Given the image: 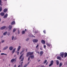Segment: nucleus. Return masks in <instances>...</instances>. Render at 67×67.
Masks as SVG:
<instances>
[{
	"label": "nucleus",
	"mask_w": 67,
	"mask_h": 67,
	"mask_svg": "<svg viewBox=\"0 0 67 67\" xmlns=\"http://www.w3.org/2000/svg\"><path fill=\"white\" fill-rule=\"evenodd\" d=\"M40 61H41V60H38V62H40Z\"/></svg>",
	"instance_id": "6e6d98bb"
},
{
	"label": "nucleus",
	"mask_w": 67,
	"mask_h": 67,
	"mask_svg": "<svg viewBox=\"0 0 67 67\" xmlns=\"http://www.w3.org/2000/svg\"><path fill=\"white\" fill-rule=\"evenodd\" d=\"M43 51H41L40 53V56H42V55H43Z\"/></svg>",
	"instance_id": "a211bd4d"
},
{
	"label": "nucleus",
	"mask_w": 67,
	"mask_h": 67,
	"mask_svg": "<svg viewBox=\"0 0 67 67\" xmlns=\"http://www.w3.org/2000/svg\"><path fill=\"white\" fill-rule=\"evenodd\" d=\"M33 52H28L27 53V55H26V57H27L28 56L30 55V56H31V55H32L33 54Z\"/></svg>",
	"instance_id": "f257e3e1"
},
{
	"label": "nucleus",
	"mask_w": 67,
	"mask_h": 67,
	"mask_svg": "<svg viewBox=\"0 0 67 67\" xmlns=\"http://www.w3.org/2000/svg\"><path fill=\"white\" fill-rule=\"evenodd\" d=\"M26 31H27V30H26V29H25V32H26Z\"/></svg>",
	"instance_id": "a18cd8bd"
},
{
	"label": "nucleus",
	"mask_w": 67,
	"mask_h": 67,
	"mask_svg": "<svg viewBox=\"0 0 67 67\" xmlns=\"http://www.w3.org/2000/svg\"><path fill=\"white\" fill-rule=\"evenodd\" d=\"M16 49V48H14L13 49V50L12 51V53L14 54V52H15V49Z\"/></svg>",
	"instance_id": "4468645a"
},
{
	"label": "nucleus",
	"mask_w": 67,
	"mask_h": 67,
	"mask_svg": "<svg viewBox=\"0 0 67 67\" xmlns=\"http://www.w3.org/2000/svg\"><path fill=\"white\" fill-rule=\"evenodd\" d=\"M6 55L7 56V54H5L4 53H2L1 54V55Z\"/></svg>",
	"instance_id": "5701e85b"
},
{
	"label": "nucleus",
	"mask_w": 67,
	"mask_h": 67,
	"mask_svg": "<svg viewBox=\"0 0 67 67\" xmlns=\"http://www.w3.org/2000/svg\"><path fill=\"white\" fill-rule=\"evenodd\" d=\"M50 62L51 64L49 65V67L51 66H52L53 64V63H54V61H53V60H52Z\"/></svg>",
	"instance_id": "39448f33"
},
{
	"label": "nucleus",
	"mask_w": 67,
	"mask_h": 67,
	"mask_svg": "<svg viewBox=\"0 0 67 67\" xmlns=\"http://www.w3.org/2000/svg\"><path fill=\"white\" fill-rule=\"evenodd\" d=\"M1 19L0 18V22H1Z\"/></svg>",
	"instance_id": "864d4df0"
},
{
	"label": "nucleus",
	"mask_w": 67,
	"mask_h": 67,
	"mask_svg": "<svg viewBox=\"0 0 67 67\" xmlns=\"http://www.w3.org/2000/svg\"><path fill=\"white\" fill-rule=\"evenodd\" d=\"M5 1H7V0H5Z\"/></svg>",
	"instance_id": "052dcab7"
},
{
	"label": "nucleus",
	"mask_w": 67,
	"mask_h": 67,
	"mask_svg": "<svg viewBox=\"0 0 67 67\" xmlns=\"http://www.w3.org/2000/svg\"><path fill=\"white\" fill-rule=\"evenodd\" d=\"M38 46V44H37L36 47V48H37Z\"/></svg>",
	"instance_id": "e433bc0d"
},
{
	"label": "nucleus",
	"mask_w": 67,
	"mask_h": 67,
	"mask_svg": "<svg viewBox=\"0 0 67 67\" xmlns=\"http://www.w3.org/2000/svg\"><path fill=\"white\" fill-rule=\"evenodd\" d=\"M64 54V57H66L67 56V53L66 52H65Z\"/></svg>",
	"instance_id": "412c9836"
},
{
	"label": "nucleus",
	"mask_w": 67,
	"mask_h": 67,
	"mask_svg": "<svg viewBox=\"0 0 67 67\" xmlns=\"http://www.w3.org/2000/svg\"><path fill=\"white\" fill-rule=\"evenodd\" d=\"M12 26L11 25H9L8 28L10 30H11V29H12Z\"/></svg>",
	"instance_id": "f3484780"
},
{
	"label": "nucleus",
	"mask_w": 67,
	"mask_h": 67,
	"mask_svg": "<svg viewBox=\"0 0 67 67\" xmlns=\"http://www.w3.org/2000/svg\"><path fill=\"white\" fill-rule=\"evenodd\" d=\"M33 37H35V36H33Z\"/></svg>",
	"instance_id": "4d7b16f0"
},
{
	"label": "nucleus",
	"mask_w": 67,
	"mask_h": 67,
	"mask_svg": "<svg viewBox=\"0 0 67 67\" xmlns=\"http://www.w3.org/2000/svg\"><path fill=\"white\" fill-rule=\"evenodd\" d=\"M64 52H61L60 53V56L62 58L64 57Z\"/></svg>",
	"instance_id": "20e7f679"
},
{
	"label": "nucleus",
	"mask_w": 67,
	"mask_h": 67,
	"mask_svg": "<svg viewBox=\"0 0 67 67\" xmlns=\"http://www.w3.org/2000/svg\"><path fill=\"white\" fill-rule=\"evenodd\" d=\"M15 24V21H13L11 23V25H13L14 24Z\"/></svg>",
	"instance_id": "b1692460"
},
{
	"label": "nucleus",
	"mask_w": 67,
	"mask_h": 67,
	"mask_svg": "<svg viewBox=\"0 0 67 67\" xmlns=\"http://www.w3.org/2000/svg\"><path fill=\"white\" fill-rule=\"evenodd\" d=\"M1 0L0 1V5L2 6V4H1Z\"/></svg>",
	"instance_id": "c756f323"
},
{
	"label": "nucleus",
	"mask_w": 67,
	"mask_h": 67,
	"mask_svg": "<svg viewBox=\"0 0 67 67\" xmlns=\"http://www.w3.org/2000/svg\"><path fill=\"white\" fill-rule=\"evenodd\" d=\"M1 50H0V53H1Z\"/></svg>",
	"instance_id": "bf43d9fd"
},
{
	"label": "nucleus",
	"mask_w": 67,
	"mask_h": 67,
	"mask_svg": "<svg viewBox=\"0 0 67 67\" xmlns=\"http://www.w3.org/2000/svg\"><path fill=\"white\" fill-rule=\"evenodd\" d=\"M0 15L1 16H3L4 15V13L3 12H2L1 13Z\"/></svg>",
	"instance_id": "6ab92c4d"
},
{
	"label": "nucleus",
	"mask_w": 67,
	"mask_h": 67,
	"mask_svg": "<svg viewBox=\"0 0 67 67\" xmlns=\"http://www.w3.org/2000/svg\"><path fill=\"white\" fill-rule=\"evenodd\" d=\"M2 8V7L0 6V12H1Z\"/></svg>",
	"instance_id": "bb28decb"
},
{
	"label": "nucleus",
	"mask_w": 67,
	"mask_h": 67,
	"mask_svg": "<svg viewBox=\"0 0 67 67\" xmlns=\"http://www.w3.org/2000/svg\"><path fill=\"white\" fill-rule=\"evenodd\" d=\"M8 11V9H4L3 10L4 12H5V13H6L7 11Z\"/></svg>",
	"instance_id": "9d476101"
},
{
	"label": "nucleus",
	"mask_w": 67,
	"mask_h": 67,
	"mask_svg": "<svg viewBox=\"0 0 67 67\" xmlns=\"http://www.w3.org/2000/svg\"><path fill=\"white\" fill-rule=\"evenodd\" d=\"M46 45H44V48H46Z\"/></svg>",
	"instance_id": "4c0bfd02"
},
{
	"label": "nucleus",
	"mask_w": 67,
	"mask_h": 67,
	"mask_svg": "<svg viewBox=\"0 0 67 67\" xmlns=\"http://www.w3.org/2000/svg\"><path fill=\"white\" fill-rule=\"evenodd\" d=\"M20 67H23V66H22V65H21L20 66Z\"/></svg>",
	"instance_id": "49530a36"
},
{
	"label": "nucleus",
	"mask_w": 67,
	"mask_h": 67,
	"mask_svg": "<svg viewBox=\"0 0 67 67\" xmlns=\"http://www.w3.org/2000/svg\"><path fill=\"white\" fill-rule=\"evenodd\" d=\"M36 53H37V54H40V52L38 51H36Z\"/></svg>",
	"instance_id": "72a5a7b5"
},
{
	"label": "nucleus",
	"mask_w": 67,
	"mask_h": 67,
	"mask_svg": "<svg viewBox=\"0 0 67 67\" xmlns=\"http://www.w3.org/2000/svg\"><path fill=\"white\" fill-rule=\"evenodd\" d=\"M14 38V36H13L12 37V40H13Z\"/></svg>",
	"instance_id": "ea45409f"
},
{
	"label": "nucleus",
	"mask_w": 67,
	"mask_h": 67,
	"mask_svg": "<svg viewBox=\"0 0 67 67\" xmlns=\"http://www.w3.org/2000/svg\"><path fill=\"white\" fill-rule=\"evenodd\" d=\"M22 34H25V31L23 30L22 32Z\"/></svg>",
	"instance_id": "a878e982"
},
{
	"label": "nucleus",
	"mask_w": 67,
	"mask_h": 67,
	"mask_svg": "<svg viewBox=\"0 0 67 67\" xmlns=\"http://www.w3.org/2000/svg\"><path fill=\"white\" fill-rule=\"evenodd\" d=\"M6 27V26H4L1 28V30H4Z\"/></svg>",
	"instance_id": "1a4fd4ad"
},
{
	"label": "nucleus",
	"mask_w": 67,
	"mask_h": 67,
	"mask_svg": "<svg viewBox=\"0 0 67 67\" xmlns=\"http://www.w3.org/2000/svg\"><path fill=\"white\" fill-rule=\"evenodd\" d=\"M9 66H10V65H9Z\"/></svg>",
	"instance_id": "e2e57ef3"
},
{
	"label": "nucleus",
	"mask_w": 67,
	"mask_h": 67,
	"mask_svg": "<svg viewBox=\"0 0 67 67\" xmlns=\"http://www.w3.org/2000/svg\"><path fill=\"white\" fill-rule=\"evenodd\" d=\"M29 63H30V62H28V63H27V64H27V65H28V64H29Z\"/></svg>",
	"instance_id": "603ef678"
},
{
	"label": "nucleus",
	"mask_w": 67,
	"mask_h": 67,
	"mask_svg": "<svg viewBox=\"0 0 67 67\" xmlns=\"http://www.w3.org/2000/svg\"><path fill=\"white\" fill-rule=\"evenodd\" d=\"M27 49H26V52H27Z\"/></svg>",
	"instance_id": "5fc2aeb1"
},
{
	"label": "nucleus",
	"mask_w": 67,
	"mask_h": 67,
	"mask_svg": "<svg viewBox=\"0 0 67 67\" xmlns=\"http://www.w3.org/2000/svg\"><path fill=\"white\" fill-rule=\"evenodd\" d=\"M23 62H21L20 64L21 65H22V64H23Z\"/></svg>",
	"instance_id": "f704fd0d"
},
{
	"label": "nucleus",
	"mask_w": 67,
	"mask_h": 67,
	"mask_svg": "<svg viewBox=\"0 0 67 67\" xmlns=\"http://www.w3.org/2000/svg\"><path fill=\"white\" fill-rule=\"evenodd\" d=\"M16 31V29H13V32H15Z\"/></svg>",
	"instance_id": "cd10ccee"
},
{
	"label": "nucleus",
	"mask_w": 67,
	"mask_h": 67,
	"mask_svg": "<svg viewBox=\"0 0 67 67\" xmlns=\"http://www.w3.org/2000/svg\"><path fill=\"white\" fill-rule=\"evenodd\" d=\"M56 62H57V65H58V64H59V61L57 60L56 61Z\"/></svg>",
	"instance_id": "393cba45"
},
{
	"label": "nucleus",
	"mask_w": 67,
	"mask_h": 67,
	"mask_svg": "<svg viewBox=\"0 0 67 67\" xmlns=\"http://www.w3.org/2000/svg\"><path fill=\"white\" fill-rule=\"evenodd\" d=\"M22 54V52H21L20 53V54Z\"/></svg>",
	"instance_id": "3c124183"
},
{
	"label": "nucleus",
	"mask_w": 67,
	"mask_h": 67,
	"mask_svg": "<svg viewBox=\"0 0 67 67\" xmlns=\"http://www.w3.org/2000/svg\"><path fill=\"white\" fill-rule=\"evenodd\" d=\"M47 62V60H46L44 62V64H45Z\"/></svg>",
	"instance_id": "7c9ffc66"
},
{
	"label": "nucleus",
	"mask_w": 67,
	"mask_h": 67,
	"mask_svg": "<svg viewBox=\"0 0 67 67\" xmlns=\"http://www.w3.org/2000/svg\"><path fill=\"white\" fill-rule=\"evenodd\" d=\"M16 59H12L11 60L10 62L12 63H13L14 62V63H16Z\"/></svg>",
	"instance_id": "f03ea898"
},
{
	"label": "nucleus",
	"mask_w": 67,
	"mask_h": 67,
	"mask_svg": "<svg viewBox=\"0 0 67 67\" xmlns=\"http://www.w3.org/2000/svg\"><path fill=\"white\" fill-rule=\"evenodd\" d=\"M4 40H3L1 42L2 43H4Z\"/></svg>",
	"instance_id": "a19ab883"
},
{
	"label": "nucleus",
	"mask_w": 67,
	"mask_h": 67,
	"mask_svg": "<svg viewBox=\"0 0 67 67\" xmlns=\"http://www.w3.org/2000/svg\"><path fill=\"white\" fill-rule=\"evenodd\" d=\"M23 54H21L19 58L20 59H21V57L22 58L21 60V61H23L24 60V57H23Z\"/></svg>",
	"instance_id": "7ed1b4c3"
},
{
	"label": "nucleus",
	"mask_w": 67,
	"mask_h": 67,
	"mask_svg": "<svg viewBox=\"0 0 67 67\" xmlns=\"http://www.w3.org/2000/svg\"><path fill=\"white\" fill-rule=\"evenodd\" d=\"M10 33H8V34H7V35L8 36H9L10 35Z\"/></svg>",
	"instance_id": "58836bf2"
},
{
	"label": "nucleus",
	"mask_w": 67,
	"mask_h": 67,
	"mask_svg": "<svg viewBox=\"0 0 67 67\" xmlns=\"http://www.w3.org/2000/svg\"><path fill=\"white\" fill-rule=\"evenodd\" d=\"M20 48H21V46H19L18 48L17 49V51L18 52V51H20Z\"/></svg>",
	"instance_id": "4be33fe9"
},
{
	"label": "nucleus",
	"mask_w": 67,
	"mask_h": 67,
	"mask_svg": "<svg viewBox=\"0 0 67 67\" xmlns=\"http://www.w3.org/2000/svg\"><path fill=\"white\" fill-rule=\"evenodd\" d=\"M47 64H48L47 63H46V65H47Z\"/></svg>",
	"instance_id": "13d9d810"
},
{
	"label": "nucleus",
	"mask_w": 67,
	"mask_h": 67,
	"mask_svg": "<svg viewBox=\"0 0 67 67\" xmlns=\"http://www.w3.org/2000/svg\"><path fill=\"white\" fill-rule=\"evenodd\" d=\"M62 66V63H60L59 67H61V66Z\"/></svg>",
	"instance_id": "c85d7f7f"
},
{
	"label": "nucleus",
	"mask_w": 67,
	"mask_h": 67,
	"mask_svg": "<svg viewBox=\"0 0 67 67\" xmlns=\"http://www.w3.org/2000/svg\"><path fill=\"white\" fill-rule=\"evenodd\" d=\"M46 44L48 46H49H49H52V44H49L48 43H47Z\"/></svg>",
	"instance_id": "dca6fc26"
},
{
	"label": "nucleus",
	"mask_w": 67,
	"mask_h": 67,
	"mask_svg": "<svg viewBox=\"0 0 67 67\" xmlns=\"http://www.w3.org/2000/svg\"><path fill=\"white\" fill-rule=\"evenodd\" d=\"M9 49L10 51H12L13 49V47L12 46H11L9 47Z\"/></svg>",
	"instance_id": "f8f14e48"
},
{
	"label": "nucleus",
	"mask_w": 67,
	"mask_h": 67,
	"mask_svg": "<svg viewBox=\"0 0 67 67\" xmlns=\"http://www.w3.org/2000/svg\"><path fill=\"white\" fill-rule=\"evenodd\" d=\"M37 31H35V33H37Z\"/></svg>",
	"instance_id": "de8ad7c7"
},
{
	"label": "nucleus",
	"mask_w": 67,
	"mask_h": 67,
	"mask_svg": "<svg viewBox=\"0 0 67 67\" xmlns=\"http://www.w3.org/2000/svg\"><path fill=\"white\" fill-rule=\"evenodd\" d=\"M30 56H29V58H28V61H29V60H30Z\"/></svg>",
	"instance_id": "c9c22d12"
},
{
	"label": "nucleus",
	"mask_w": 67,
	"mask_h": 67,
	"mask_svg": "<svg viewBox=\"0 0 67 67\" xmlns=\"http://www.w3.org/2000/svg\"><path fill=\"white\" fill-rule=\"evenodd\" d=\"M8 14H6L4 16L3 18L4 19L5 18H7V17H8Z\"/></svg>",
	"instance_id": "0eeeda50"
},
{
	"label": "nucleus",
	"mask_w": 67,
	"mask_h": 67,
	"mask_svg": "<svg viewBox=\"0 0 67 67\" xmlns=\"http://www.w3.org/2000/svg\"><path fill=\"white\" fill-rule=\"evenodd\" d=\"M8 48V46H7L5 47H4L3 49V51L7 49V48Z\"/></svg>",
	"instance_id": "9b49d317"
},
{
	"label": "nucleus",
	"mask_w": 67,
	"mask_h": 67,
	"mask_svg": "<svg viewBox=\"0 0 67 67\" xmlns=\"http://www.w3.org/2000/svg\"><path fill=\"white\" fill-rule=\"evenodd\" d=\"M0 44H1V42H0Z\"/></svg>",
	"instance_id": "680f3d73"
},
{
	"label": "nucleus",
	"mask_w": 67,
	"mask_h": 67,
	"mask_svg": "<svg viewBox=\"0 0 67 67\" xmlns=\"http://www.w3.org/2000/svg\"><path fill=\"white\" fill-rule=\"evenodd\" d=\"M16 64L14 65V67H16Z\"/></svg>",
	"instance_id": "09e8293b"
},
{
	"label": "nucleus",
	"mask_w": 67,
	"mask_h": 67,
	"mask_svg": "<svg viewBox=\"0 0 67 67\" xmlns=\"http://www.w3.org/2000/svg\"><path fill=\"white\" fill-rule=\"evenodd\" d=\"M17 55H19V52H17Z\"/></svg>",
	"instance_id": "79ce46f5"
},
{
	"label": "nucleus",
	"mask_w": 67,
	"mask_h": 67,
	"mask_svg": "<svg viewBox=\"0 0 67 67\" xmlns=\"http://www.w3.org/2000/svg\"><path fill=\"white\" fill-rule=\"evenodd\" d=\"M41 43L43 44H45V41L44 40H41Z\"/></svg>",
	"instance_id": "6e6552de"
},
{
	"label": "nucleus",
	"mask_w": 67,
	"mask_h": 67,
	"mask_svg": "<svg viewBox=\"0 0 67 67\" xmlns=\"http://www.w3.org/2000/svg\"><path fill=\"white\" fill-rule=\"evenodd\" d=\"M33 42L34 43H37L38 42V40L36 39H34L33 40Z\"/></svg>",
	"instance_id": "423d86ee"
},
{
	"label": "nucleus",
	"mask_w": 67,
	"mask_h": 67,
	"mask_svg": "<svg viewBox=\"0 0 67 67\" xmlns=\"http://www.w3.org/2000/svg\"><path fill=\"white\" fill-rule=\"evenodd\" d=\"M43 32L44 33H45H45H46V30H44L43 31Z\"/></svg>",
	"instance_id": "2f4dec72"
},
{
	"label": "nucleus",
	"mask_w": 67,
	"mask_h": 67,
	"mask_svg": "<svg viewBox=\"0 0 67 67\" xmlns=\"http://www.w3.org/2000/svg\"><path fill=\"white\" fill-rule=\"evenodd\" d=\"M29 40V38H27V39L26 40V41H28Z\"/></svg>",
	"instance_id": "473e14b6"
},
{
	"label": "nucleus",
	"mask_w": 67,
	"mask_h": 67,
	"mask_svg": "<svg viewBox=\"0 0 67 67\" xmlns=\"http://www.w3.org/2000/svg\"><path fill=\"white\" fill-rule=\"evenodd\" d=\"M30 57L31 59H33L34 58V55H30Z\"/></svg>",
	"instance_id": "2eb2a0df"
},
{
	"label": "nucleus",
	"mask_w": 67,
	"mask_h": 67,
	"mask_svg": "<svg viewBox=\"0 0 67 67\" xmlns=\"http://www.w3.org/2000/svg\"><path fill=\"white\" fill-rule=\"evenodd\" d=\"M18 34H20V31H19L18 30Z\"/></svg>",
	"instance_id": "37998d69"
},
{
	"label": "nucleus",
	"mask_w": 67,
	"mask_h": 67,
	"mask_svg": "<svg viewBox=\"0 0 67 67\" xmlns=\"http://www.w3.org/2000/svg\"><path fill=\"white\" fill-rule=\"evenodd\" d=\"M7 33H8V32H7V31H6L3 34V35H6L7 34Z\"/></svg>",
	"instance_id": "aec40b11"
},
{
	"label": "nucleus",
	"mask_w": 67,
	"mask_h": 67,
	"mask_svg": "<svg viewBox=\"0 0 67 67\" xmlns=\"http://www.w3.org/2000/svg\"><path fill=\"white\" fill-rule=\"evenodd\" d=\"M40 49H41V50L42 51V48H40Z\"/></svg>",
	"instance_id": "8fccbe9b"
},
{
	"label": "nucleus",
	"mask_w": 67,
	"mask_h": 67,
	"mask_svg": "<svg viewBox=\"0 0 67 67\" xmlns=\"http://www.w3.org/2000/svg\"><path fill=\"white\" fill-rule=\"evenodd\" d=\"M24 49L21 52L23 53V52H24Z\"/></svg>",
	"instance_id": "c03bdc74"
},
{
	"label": "nucleus",
	"mask_w": 67,
	"mask_h": 67,
	"mask_svg": "<svg viewBox=\"0 0 67 67\" xmlns=\"http://www.w3.org/2000/svg\"><path fill=\"white\" fill-rule=\"evenodd\" d=\"M57 59H59L60 60H61V59H62L61 58V57L60 56L57 57Z\"/></svg>",
	"instance_id": "ddd939ff"
}]
</instances>
